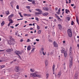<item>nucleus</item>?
Instances as JSON below:
<instances>
[{"mask_svg":"<svg viewBox=\"0 0 79 79\" xmlns=\"http://www.w3.org/2000/svg\"><path fill=\"white\" fill-rule=\"evenodd\" d=\"M6 15H9V11H7L6 12Z\"/></svg>","mask_w":79,"mask_h":79,"instance_id":"32","label":"nucleus"},{"mask_svg":"<svg viewBox=\"0 0 79 79\" xmlns=\"http://www.w3.org/2000/svg\"><path fill=\"white\" fill-rule=\"evenodd\" d=\"M16 8L17 9H19V5H17L16 6Z\"/></svg>","mask_w":79,"mask_h":79,"instance_id":"45","label":"nucleus"},{"mask_svg":"<svg viewBox=\"0 0 79 79\" xmlns=\"http://www.w3.org/2000/svg\"><path fill=\"white\" fill-rule=\"evenodd\" d=\"M31 46H29L27 48V50H31Z\"/></svg>","mask_w":79,"mask_h":79,"instance_id":"25","label":"nucleus"},{"mask_svg":"<svg viewBox=\"0 0 79 79\" xmlns=\"http://www.w3.org/2000/svg\"><path fill=\"white\" fill-rule=\"evenodd\" d=\"M74 22H73V21H72L71 22V25H74Z\"/></svg>","mask_w":79,"mask_h":79,"instance_id":"39","label":"nucleus"},{"mask_svg":"<svg viewBox=\"0 0 79 79\" xmlns=\"http://www.w3.org/2000/svg\"><path fill=\"white\" fill-rule=\"evenodd\" d=\"M75 79H77V74H75L74 76Z\"/></svg>","mask_w":79,"mask_h":79,"instance_id":"24","label":"nucleus"},{"mask_svg":"<svg viewBox=\"0 0 79 79\" xmlns=\"http://www.w3.org/2000/svg\"><path fill=\"white\" fill-rule=\"evenodd\" d=\"M44 52V48H41L40 50V53H42V52Z\"/></svg>","mask_w":79,"mask_h":79,"instance_id":"21","label":"nucleus"},{"mask_svg":"<svg viewBox=\"0 0 79 79\" xmlns=\"http://www.w3.org/2000/svg\"><path fill=\"white\" fill-rule=\"evenodd\" d=\"M26 8H28V9H29V8H30V6H27Z\"/></svg>","mask_w":79,"mask_h":79,"instance_id":"51","label":"nucleus"},{"mask_svg":"<svg viewBox=\"0 0 79 79\" xmlns=\"http://www.w3.org/2000/svg\"><path fill=\"white\" fill-rule=\"evenodd\" d=\"M69 3H71V0H69Z\"/></svg>","mask_w":79,"mask_h":79,"instance_id":"63","label":"nucleus"},{"mask_svg":"<svg viewBox=\"0 0 79 79\" xmlns=\"http://www.w3.org/2000/svg\"><path fill=\"white\" fill-rule=\"evenodd\" d=\"M53 45H54V47H58V44H57L56 43V42L55 41L54 42Z\"/></svg>","mask_w":79,"mask_h":79,"instance_id":"11","label":"nucleus"},{"mask_svg":"<svg viewBox=\"0 0 79 79\" xmlns=\"http://www.w3.org/2000/svg\"><path fill=\"white\" fill-rule=\"evenodd\" d=\"M15 54H16V55H19V54H21L20 52H19V51H15Z\"/></svg>","mask_w":79,"mask_h":79,"instance_id":"9","label":"nucleus"},{"mask_svg":"<svg viewBox=\"0 0 79 79\" xmlns=\"http://www.w3.org/2000/svg\"><path fill=\"white\" fill-rule=\"evenodd\" d=\"M23 40H20V42H23Z\"/></svg>","mask_w":79,"mask_h":79,"instance_id":"55","label":"nucleus"},{"mask_svg":"<svg viewBox=\"0 0 79 79\" xmlns=\"http://www.w3.org/2000/svg\"><path fill=\"white\" fill-rule=\"evenodd\" d=\"M56 13H57V15H60V12H56Z\"/></svg>","mask_w":79,"mask_h":79,"instance_id":"50","label":"nucleus"},{"mask_svg":"<svg viewBox=\"0 0 79 79\" xmlns=\"http://www.w3.org/2000/svg\"><path fill=\"white\" fill-rule=\"evenodd\" d=\"M38 34H41V31L39 30L38 31Z\"/></svg>","mask_w":79,"mask_h":79,"instance_id":"27","label":"nucleus"},{"mask_svg":"<svg viewBox=\"0 0 79 79\" xmlns=\"http://www.w3.org/2000/svg\"><path fill=\"white\" fill-rule=\"evenodd\" d=\"M28 2H32V0H28Z\"/></svg>","mask_w":79,"mask_h":79,"instance_id":"61","label":"nucleus"},{"mask_svg":"<svg viewBox=\"0 0 79 79\" xmlns=\"http://www.w3.org/2000/svg\"><path fill=\"white\" fill-rule=\"evenodd\" d=\"M43 54L44 55H45V54H46V52H43Z\"/></svg>","mask_w":79,"mask_h":79,"instance_id":"41","label":"nucleus"},{"mask_svg":"<svg viewBox=\"0 0 79 79\" xmlns=\"http://www.w3.org/2000/svg\"><path fill=\"white\" fill-rule=\"evenodd\" d=\"M55 16L56 17L57 19L58 20L60 21H61V19H60V17H58V15H56V14H55Z\"/></svg>","mask_w":79,"mask_h":79,"instance_id":"10","label":"nucleus"},{"mask_svg":"<svg viewBox=\"0 0 79 79\" xmlns=\"http://www.w3.org/2000/svg\"><path fill=\"white\" fill-rule=\"evenodd\" d=\"M48 27H47V26H45V29H47Z\"/></svg>","mask_w":79,"mask_h":79,"instance_id":"59","label":"nucleus"},{"mask_svg":"<svg viewBox=\"0 0 79 79\" xmlns=\"http://www.w3.org/2000/svg\"><path fill=\"white\" fill-rule=\"evenodd\" d=\"M40 29V27H39V26L37 25V29L38 30H39Z\"/></svg>","mask_w":79,"mask_h":79,"instance_id":"36","label":"nucleus"},{"mask_svg":"<svg viewBox=\"0 0 79 79\" xmlns=\"http://www.w3.org/2000/svg\"><path fill=\"white\" fill-rule=\"evenodd\" d=\"M17 56H18V58H19V59H20V60H21V56H19V54H18V55H17Z\"/></svg>","mask_w":79,"mask_h":79,"instance_id":"31","label":"nucleus"},{"mask_svg":"<svg viewBox=\"0 0 79 79\" xmlns=\"http://www.w3.org/2000/svg\"><path fill=\"white\" fill-rule=\"evenodd\" d=\"M60 51L62 53H63L64 52V49L63 47H61L60 48Z\"/></svg>","mask_w":79,"mask_h":79,"instance_id":"8","label":"nucleus"},{"mask_svg":"<svg viewBox=\"0 0 79 79\" xmlns=\"http://www.w3.org/2000/svg\"><path fill=\"white\" fill-rule=\"evenodd\" d=\"M49 19H53V18L52 17H50L49 18Z\"/></svg>","mask_w":79,"mask_h":79,"instance_id":"47","label":"nucleus"},{"mask_svg":"<svg viewBox=\"0 0 79 79\" xmlns=\"http://www.w3.org/2000/svg\"><path fill=\"white\" fill-rule=\"evenodd\" d=\"M45 64L46 65H47L48 64V62L47 61V60H46L45 62Z\"/></svg>","mask_w":79,"mask_h":79,"instance_id":"34","label":"nucleus"},{"mask_svg":"<svg viewBox=\"0 0 79 79\" xmlns=\"http://www.w3.org/2000/svg\"><path fill=\"white\" fill-rule=\"evenodd\" d=\"M58 26L60 30V31L61 30V29H62L61 25L60 24H59L58 25Z\"/></svg>","mask_w":79,"mask_h":79,"instance_id":"16","label":"nucleus"},{"mask_svg":"<svg viewBox=\"0 0 79 79\" xmlns=\"http://www.w3.org/2000/svg\"><path fill=\"white\" fill-rule=\"evenodd\" d=\"M61 72H60L58 73L57 75L56 74H55V75L56 78H60V76H61Z\"/></svg>","mask_w":79,"mask_h":79,"instance_id":"4","label":"nucleus"},{"mask_svg":"<svg viewBox=\"0 0 79 79\" xmlns=\"http://www.w3.org/2000/svg\"><path fill=\"white\" fill-rule=\"evenodd\" d=\"M27 42H31V40L29 39H28L27 40Z\"/></svg>","mask_w":79,"mask_h":79,"instance_id":"40","label":"nucleus"},{"mask_svg":"<svg viewBox=\"0 0 79 79\" xmlns=\"http://www.w3.org/2000/svg\"><path fill=\"white\" fill-rule=\"evenodd\" d=\"M30 71H31V72H32V73H33V72H34V70L31 69H30Z\"/></svg>","mask_w":79,"mask_h":79,"instance_id":"30","label":"nucleus"},{"mask_svg":"<svg viewBox=\"0 0 79 79\" xmlns=\"http://www.w3.org/2000/svg\"><path fill=\"white\" fill-rule=\"evenodd\" d=\"M23 16H27V14H23Z\"/></svg>","mask_w":79,"mask_h":79,"instance_id":"48","label":"nucleus"},{"mask_svg":"<svg viewBox=\"0 0 79 79\" xmlns=\"http://www.w3.org/2000/svg\"><path fill=\"white\" fill-rule=\"evenodd\" d=\"M14 70L16 72H19V67H18V66H16L15 67Z\"/></svg>","mask_w":79,"mask_h":79,"instance_id":"7","label":"nucleus"},{"mask_svg":"<svg viewBox=\"0 0 79 79\" xmlns=\"http://www.w3.org/2000/svg\"><path fill=\"white\" fill-rule=\"evenodd\" d=\"M9 23H13V21H12V20L11 19H9Z\"/></svg>","mask_w":79,"mask_h":79,"instance_id":"23","label":"nucleus"},{"mask_svg":"<svg viewBox=\"0 0 79 79\" xmlns=\"http://www.w3.org/2000/svg\"><path fill=\"white\" fill-rule=\"evenodd\" d=\"M5 24V22L4 21H3L1 23L2 26H3V25Z\"/></svg>","mask_w":79,"mask_h":79,"instance_id":"33","label":"nucleus"},{"mask_svg":"<svg viewBox=\"0 0 79 79\" xmlns=\"http://www.w3.org/2000/svg\"><path fill=\"white\" fill-rule=\"evenodd\" d=\"M13 14H12L10 15L9 17H8V19H10V18H11L12 17H13Z\"/></svg>","mask_w":79,"mask_h":79,"instance_id":"19","label":"nucleus"},{"mask_svg":"<svg viewBox=\"0 0 79 79\" xmlns=\"http://www.w3.org/2000/svg\"><path fill=\"white\" fill-rule=\"evenodd\" d=\"M48 15V13L47 12H45V13L42 14L43 16H47Z\"/></svg>","mask_w":79,"mask_h":79,"instance_id":"12","label":"nucleus"},{"mask_svg":"<svg viewBox=\"0 0 79 79\" xmlns=\"http://www.w3.org/2000/svg\"><path fill=\"white\" fill-rule=\"evenodd\" d=\"M35 19L36 21H39V19L37 18V17H36L35 18Z\"/></svg>","mask_w":79,"mask_h":79,"instance_id":"35","label":"nucleus"},{"mask_svg":"<svg viewBox=\"0 0 79 79\" xmlns=\"http://www.w3.org/2000/svg\"><path fill=\"white\" fill-rule=\"evenodd\" d=\"M10 39L11 40H14V39L13 38H12L11 37H10Z\"/></svg>","mask_w":79,"mask_h":79,"instance_id":"42","label":"nucleus"},{"mask_svg":"<svg viewBox=\"0 0 79 79\" xmlns=\"http://www.w3.org/2000/svg\"><path fill=\"white\" fill-rule=\"evenodd\" d=\"M67 20H68V21H69L70 20V18L69 17H67L66 19Z\"/></svg>","mask_w":79,"mask_h":79,"instance_id":"37","label":"nucleus"},{"mask_svg":"<svg viewBox=\"0 0 79 79\" xmlns=\"http://www.w3.org/2000/svg\"><path fill=\"white\" fill-rule=\"evenodd\" d=\"M43 9L44 11H48L49 10L48 7H43Z\"/></svg>","mask_w":79,"mask_h":79,"instance_id":"13","label":"nucleus"},{"mask_svg":"<svg viewBox=\"0 0 79 79\" xmlns=\"http://www.w3.org/2000/svg\"><path fill=\"white\" fill-rule=\"evenodd\" d=\"M32 4H34L35 3V1H33L32 2Z\"/></svg>","mask_w":79,"mask_h":79,"instance_id":"49","label":"nucleus"},{"mask_svg":"<svg viewBox=\"0 0 79 79\" xmlns=\"http://www.w3.org/2000/svg\"><path fill=\"white\" fill-rule=\"evenodd\" d=\"M52 71L53 73L55 72V64H53L52 66Z\"/></svg>","mask_w":79,"mask_h":79,"instance_id":"17","label":"nucleus"},{"mask_svg":"<svg viewBox=\"0 0 79 79\" xmlns=\"http://www.w3.org/2000/svg\"><path fill=\"white\" fill-rule=\"evenodd\" d=\"M13 51L12 49H7L6 50V51L8 53H11Z\"/></svg>","mask_w":79,"mask_h":79,"instance_id":"6","label":"nucleus"},{"mask_svg":"<svg viewBox=\"0 0 79 79\" xmlns=\"http://www.w3.org/2000/svg\"><path fill=\"white\" fill-rule=\"evenodd\" d=\"M70 64L69 65V68H71V67L72 66V64H73V57H70Z\"/></svg>","mask_w":79,"mask_h":79,"instance_id":"5","label":"nucleus"},{"mask_svg":"<svg viewBox=\"0 0 79 79\" xmlns=\"http://www.w3.org/2000/svg\"><path fill=\"white\" fill-rule=\"evenodd\" d=\"M19 25V24H16L15 25V27H17Z\"/></svg>","mask_w":79,"mask_h":79,"instance_id":"52","label":"nucleus"},{"mask_svg":"<svg viewBox=\"0 0 79 79\" xmlns=\"http://www.w3.org/2000/svg\"><path fill=\"white\" fill-rule=\"evenodd\" d=\"M61 10V8H59V9L58 10V11L59 12H60V11Z\"/></svg>","mask_w":79,"mask_h":79,"instance_id":"46","label":"nucleus"},{"mask_svg":"<svg viewBox=\"0 0 79 79\" xmlns=\"http://www.w3.org/2000/svg\"><path fill=\"white\" fill-rule=\"evenodd\" d=\"M27 16H30L31 14H27Z\"/></svg>","mask_w":79,"mask_h":79,"instance_id":"43","label":"nucleus"},{"mask_svg":"<svg viewBox=\"0 0 79 79\" xmlns=\"http://www.w3.org/2000/svg\"><path fill=\"white\" fill-rule=\"evenodd\" d=\"M76 21H77V23L78 24H79V23H78V19H76Z\"/></svg>","mask_w":79,"mask_h":79,"instance_id":"53","label":"nucleus"},{"mask_svg":"<svg viewBox=\"0 0 79 79\" xmlns=\"http://www.w3.org/2000/svg\"><path fill=\"white\" fill-rule=\"evenodd\" d=\"M64 56L65 57V58H66V56H67V52H64Z\"/></svg>","mask_w":79,"mask_h":79,"instance_id":"20","label":"nucleus"},{"mask_svg":"<svg viewBox=\"0 0 79 79\" xmlns=\"http://www.w3.org/2000/svg\"><path fill=\"white\" fill-rule=\"evenodd\" d=\"M69 52H72V48L71 47H70L69 49Z\"/></svg>","mask_w":79,"mask_h":79,"instance_id":"38","label":"nucleus"},{"mask_svg":"<svg viewBox=\"0 0 79 79\" xmlns=\"http://www.w3.org/2000/svg\"><path fill=\"white\" fill-rule=\"evenodd\" d=\"M36 40L37 42H39V39H36Z\"/></svg>","mask_w":79,"mask_h":79,"instance_id":"58","label":"nucleus"},{"mask_svg":"<svg viewBox=\"0 0 79 79\" xmlns=\"http://www.w3.org/2000/svg\"><path fill=\"white\" fill-rule=\"evenodd\" d=\"M77 47L78 48H79V44H77Z\"/></svg>","mask_w":79,"mask_h":79,"instance_id":"62","label":"nucleus"},{"mask_svg":"<svg viewBox=\"0 0 79 79\" xmlns=\"http://www.w3.org/2000/svg\"><path fill=\"white\" fill-rule=\"evenodd\" d=\"M69 55H72V52H70Z\"/></svg>","mask_w":79,"mask_h":79,"instance_id":"56","label":"nucleus"},{"mask_svg":"<svg viewBox=\"0 0 79 79\" xmlns=\"http://www.w3.org/2000/svg\"><path fill=\"white\" fill-rule=\"evenodd\" d=\"M71 6H74V4H71Z\"/></svg>","mask_w":79,"mask_h":79,"instance_id":"64","label":"nucleus"},{"mask_svg":"<svg viewBox=\"0 0 79 79\" xmlns=\"http://www.w3.org/2000/svg\"><path fill=\"white\" fill-rule=\"evenodd\" d=\"M67 33L69 37H72V31H71V30H68Z\"/></svg>","mask_w":79,"mask_h":79,"instance_id":"2","label":"nucleus"},{"mask_svg":"<svg viewBox=\"0 0 79 79\" xmlns=\"http://www.w3.org/2000/svg\"><path fill=\"white\" fill-rule=\"evenodd\" d=\"M4 67H5V65H2L0 66V68L2 69V68H4Z\"/></svg>","mask_w":79,"mask_h":79,"instance_id":"26","label":"nucleus"},{"mask_svg":"<svg viewBox=\"0 0 79 79\" xmlns=\"http://www.w3.org/2000/svg\"><path fill=\"white\" fill-rule=\"evenodd\" d=\"M30 77H41V75H38V73L35 72L33 73H31L30 74Z\"/></svg>","mask_w":79,"mask_h":79,"instance_id":"1","label":"nucleus"},{"mask_svg":"<svg viewBox=\"0 0 79 79\" xmlns=\"http://www.w3.org/2000/svg\"><path fill=\"white\" fill-rule=\"evenodd\" d=\"M65 13L66 14H68V13H69V10L68 9H65Z\"/></svg>","mask_w":79,"mask_h":79,"instance_id":"15","label":"nucleus"},{"mask_svg":"<svg viewBox=\"0 0 79 79\" xmlns=\"http://www.w3.org/2000/svg\"><path fill=\"white\" fill-rule=\"evenodd\" d=\"M8 44H10V45L12 44V43H11V41L9 40L8 41Z\"/></svg>","mask_w":79,"mask_h":79,"instance_id":"22","label":"nucleus"},{"mask_svg":"<svg viewBox=\"0 0 79 79\" xmlns=\"http://www.w3.org/2000/svg\"><path fill=\"white\" fill-rule=\"evenodd\" d=\"M10 24H11V23H9L8 24V26H10Z\"/></svg>","mask_w":79,"mask_h":79,"instance_id":"54","label":"nucleus"},{"mask_svg":"<svg viewBox=\"0 0 79 79\" xmlns=\"http://www.w3.org/2000/svg\"><path fill=\"white\" fill-rule=\"evenodd\" d=\"M49 41L50 42H52V40H49Z\"/></svg>","mask_w":79,"mask_h":79,"instance_id":"60","label":"nucleus"},{"mask_svg":"<svg viewBox=\"0 0 79 79\" xmlns=\"http://www.w3.org/2000/svg\"><path fill=\"white\" fill-rule=\"evenodd\" d=\"M19 14L20 15V16L21 18H23V16H22V15H21V12L19 13Z\"/></svg>","mask_w":79,"mask_h":79,"instance_id":"28","label":"nucleus"},{"mask_svg":"<svg viewBox=\"0 0 79 79\" xmlns=\"http://www.w3.org/2000/svg\"><path fill=\"white\" fill-rule=\"evenodd\" d=\"M35 49V48H32V50H31V52L33 53L34 52V49Z\"/></svg>","mask_w":79,"mask_h":79,"instance_id":"29","label":"nucleus"},{"mask_svg":"<svg viewBox=\"0 0 79 79\" xmlns=\"http://www.w3.org/2000/svg\"><path fill=\"white\" fill-rule=\"evenodd\" d=\"M36 11H38V12H35V15H40V14H42L41 13L42 12V10L39 9H35Z\"/></svg>","mask_w":79,"mask_h":79,"instance_id":"3","label":"nucleus"},{"mask_svg":"<svg viewBox=\"0 0 79 79\" xmlns=\"http://www.w3.org/2000/svg\"><path fill=\"white\" fill-rule=\"evenodd\" d=\"M53 53L52 52H49L48 53V56H49V55H52Z\"/></svg>","mask_w":79,"mask_h":79,"instance_id":"14","label":"nucleus"},{"mask_svg":"<svg viewBox=\"0 0 79 79\" xmlns=\"http://www.w3.org/2000/svg\"><path fill=\"white\" fill-rule=\"evenodd\" d=\"M49 77V74L47 73L46 75V79H48Z\"/></svg>","mask_w":79,"mask_h":79,"instance_id":"18","label":"nucleus"},{"mask_svg":"<svg viewBox=\"0 0 79 79\" xmlns=\"http://www.w3.org/2000/svg\"><path fill=\"white\" fill-rule=\"evenodd\" d=\"M23 19L22 18V19H18L17 20V21H19V20H23Z\"/></svg>","mask_w":79,"mask_h":79,"instance_id":"44","label":"nucleus"},{"mask_svg":"<svg viewBox=\"0 0 79 79\" xmlns=\"http://www.w3.org/2000/svg\"><path fill=\"white\" fill-rule=\"evenodd\" d=\"M66 1V3L67 4H68V1H67V0H65Z\"/></svg>","mask_w":79,"mask_h":79,"instance_id":"57","label":"nucleus"}]
</instances>
